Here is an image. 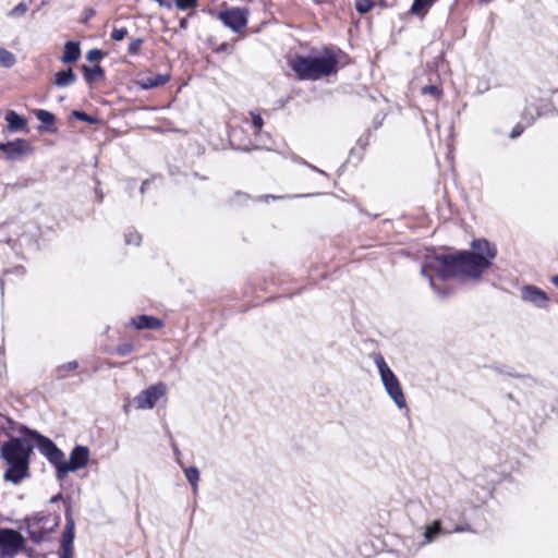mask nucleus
I'll return each instance as SVG.
<instances>
[{
	"mask_svg": "<svg viewBox=\"0 0 558 558\" xmlns=\"http://www.w3.org/2000/svg\"><path fill=\"white\" fill-rule=\"evenodd\" d=\"M472 251H461L456 254H429L422 264L421 274L427 278L432 289L439 293L435 278L448 280L450 278L477 279L492 266L497 255L495 244L485 239H476L471 243Z\"/></svg>",
	"mask_w": 558,
	"mask_h": 558,
	"instance_id": "obj_1",
	"label": "nucleus"
},
{
	"mask_svg": "<svg viewBox=\"0 0 558 558\" xmlns=\"http://www.w3.org/2000/svg\"><path fill=\"white\" fill-rule=\"evenodd\" d=\"M28 434L35 439L40 453L56 468L57 480L62 481L69 472H75L87 465L89 460V449L87 447L75 446L66 461L62 450L51 439L37 432L29 430Z\"/></svg>",
	"mask_w": 558,
	"mask_h": 558,
	"instance_id": "obj_2",
	"label": "nucleus"
},
{
	"mask_svg": "<svg viewBox=\"0 0 558 558\" xmlns=\"http://www.w3.org/2000/svg\"><path fill=\"white\" fill-rule=\"evenodd\" d=\"M34 445L20 437H11L0 447V457L7 462L8 469L3 474L7 482L20 484L31 476L29 456Z\"/></svg>",
	"mask_w": 558,
	"mask_h": 558,
	"instance_id": "obj_3",
	"label": "nucleus"
},
{
	"mask_svg": "<svg viewBox=\"0 0 558 558\" xmlns=\"http://www.w3.org/2000/svg\"><path fill=\"white\" fill-rule=\"evenodd\" d=\"M338 58L331 51H326L323 56H296L290 62L291 69L300 80H319L337 72Z\"/></svg>",
	"mask_w": 558,
	"mask_h": 558,
	"instance_id": "obj_4",
	"label": "nucleus"
},
{
	"mask_svg": "<svg viewBox=\"0 0 558 558\" xmlns=\"http://www.w3.org/2000/svg\"><path fill=\"white\" fill-rule=\"evenodd\" d=\"M373 362L377 367L380 381L385 388V391L399 410L408 409L407 399L402 389V386L389 367L384 356L380 353H374L372 355Z\"/></svg>",
	"mask_w": 558,
	"mask_h": 558,
	"instance_id": "obj_5",
	"label": "nucleus"
},
{
	"mask_svg": "<svg viewBox=\"0 0 558 558\" xmlns=\"http://www.w3.org/2000/svg\"><path fill=\"white\" fill-rule=\"evenodd\" d=\"M24 545L25 539L20 532L0 527V558H14Z\"/></svg>",
	"mask_w": 558,
	"mask_h": 558,
	"instance_id": "obj_6",
	"label": "nucleus"
},
{
	"mask_svg": "<svg viewBox=\"0 0 558 558\" xmlns=\"http://www.w3.org/2000/svg\"><path fill=\"white\" fill-rule=\"evenodd\" d=\"M248 15L250 11L247 8L238 7L220 11L217 17L226 27L230 28L234 33H239L243 27L246 26Z\"/></svg>",
	"mask_w": 558,
	"mask_h": 558,
	"instance_id": "obj_7",
	"label": "nucleus"
},
{
	"mask_svg": "<svg viewBox=\"0 0 558 558\" xmlns=\"http://www.w3.org/2000/svg\"><path fill=\"white\" fill-rule=\"evenodd\" d=\"M167 387L163 383H157L140 392L133 400L136 409H153L162 396H165Z\"/></svg>",
	"mask_w": 558,
	"mask_h": 558,
	"instance_id": "obj_8",
	"label": "nucleus"
},
{
	"mask_svg": "<svg viewBox=\"0 0 558 558\" xmlns=\"http://www.w3.org/2000/svg\"><path fill=\"white\" fill-rule=\"evenodd\" d=\"M48 521V517L40 515L27 519L26 529L29 534L31 539L34 543H40L46 539L48 534L53 530L54 526L58 525V522H54L52 526L46 527L45 523Z\"/></svg>",
	"mask_w": 558,
	"mask_h": 558,
	"instance_id": "obj_9",
	"label": "nucleus"
},
{
	"mask_svg": "<svg viewBox=\"0 0 558 558\" xmlns=\"http://www.w3.org/2000/svg\"><path fill=\"white\" fill-rule=\"evenodd\" d=\"M0 151L5 154L8 160H17L32 151V146L24 138H16L11 142L0 143Z\"/></svg>",
	"mask_w": 558,
	"mask_h": 558,
	"instance_id": "obj_10",
	"label": "nucleus"
},
{
	"mask_svg": "<svg viewBox=\"0 0 558 558\" xmlns=\"http://www.w3.org/2000/svg\"><path fill=\"white\" fill-rule=\"evenodd\" d=\"M170 81V75L168 73L163 74H151V73H142L137 76L135 84L138 88L143 90L156 88L162 85H166Z\"/></svg>",
	"mask_w": 558,
	"mask_h": 558,
	"instance_id": "obj_11",
	"label": "nucleus"
},
{
	"mask_svg": "<svg viewBox=\"0 0 558 558\" xmlns=\"http://www.w3.org/2000/svg\"><path fill=\"white\" fill-rule=\"evenodd\" d=\"M521 298L523 301L532 303L537 307H544L548 302L547 294L535 286L523 287L521 290Z\"/></svg>",
	"mask_w": 558,
	"mask_h": 558,
	"instance_id": "obj_12",
	"label": "nucleus"
},
{
	"mask_svg": "<svg viewBox=\"0 0 558 558\" xmlns=\"http://www.w3.org/2000/svg\"><path fill=\"white\" fill-rule=\"evenodd\" d=\"M130 326L134 327L137 330H156L163 327V322L154 316L140 315L131 319Z\"/></svg>",
	"mask_w": 558,
	"mask_h": 558,
	"instance_id": "obj_13",
	"label": "nucleus"
},
{
	"mask_svg": "<svg viewBox=\"0 0 558 558\" xmlns=\"http://www.w3.org/2000/svg\"><path fill=\"white\" fill-rule=\"evenodd\" d=\"M448 533H451V531H445L441 527L440 521L435 520L430 525H426L424 527V541L422 542L421 545L433 543L439 535Z\"/></svg>",
	"mask_w": 558,
	"mask_h": 558,
	"instance_id": "obj_14",
	"label": "nucleus"
},
{
	"mask_svg": "<svg viewBox=\"0 0 558 558\" xmlns=\"http://www.w3.org/2000/svg\"><path fill=\"white\" fill-rule=\"evenodd\" d=\"M547 106L544 101H539V104H531L525 107L522 117L529 123H533L538 117L545 114L547 112Z\"/></svg>",
	"mask_w": 558,
	"mask_h": 558,
	"instance_id": "obj_15",
	"label": "nucleus"
},
{
	"mask_svg": "<svg viewBox=\"0 0 558 558\" xmlns=\"http://www.w3.org/2000/svg\"><path fill=\"white\" fill-rule=\"evenodd\" d=\"M74 541V520L71 515H66L65 527L62 533L61 549H73Z\"/></svg>",
	"mask_w": 558,
	"mask_h": 558,
	"instance_id": "obj_16",
	"label": "nucleus"
},
{
	"mask_svg": "<svg viewBox=\"0 0 558 558\" xmlns=\"http://www.w3.org/2000/svg\"><path fill=\"white\" fill-rule=\"evenodd\" d=\"M80 56H81L80 44L75 43V41H68L64 45V52L61 58V61L66 64L74 63L77 61Z\"/></svg>",
	"mask_w": 558,
	"mask_h": 558,
	"instance_id": "obj_17",
	"label": "nucleus"
},
{
	"mask_svg": "<svg viewBox=\"0 0 558 558\" xmlns=\"http://www.w3.org/2000/svg\"><path fill=\"white\" fill-rule=\"evenodd\" d=\"M4 120L8 123V131L13 133L26 126V120L13 110L5 113Z\"/></svg>",
	"mask_w": 558,
	"mask_h": 558,
	"instance_id": "obj_18",
	"label": "nucleus"
},
{
	"mask_svg": "<svg viewBox=\"0 0 558 558\" xmlns=\"http://www.w3.org/2000/svg\"><path fill=\"white\" fill-rule=\"evenodd\" d=\"M76 81V75L72 69L62 70L54 75V85L62 88L72 85Z\"/></svg>",
	"mask_w": 558,
	"mask_h": 558,
	"instance_id": "obj_19",
	"label": "nucleus"
},
{
	"mask_svg": "<svg viewBox=\"0 0 558 558\" xmlns=\"http://www.w3.org/2000/svg\"><path fill=\"white\" fill-rule=\"evenodd\" d=\"M80 364L77 361H71L57 366L53 371V377L58 380L65 379L70 374L78 368Z\"/></svg>",
	"mask_w": 558,
	"mask_h": 558,
	"instance_id": "obj_20",
	"label": "nucleus"
},
{
	"mask_svg": "<svg viewBox=\"0 0 558 558\" xmlns=\"http://www.w3.org/2000/svg\"><path fill=\"white\" fill-rule=\"evenodd\" d=\"M13 425H14V422L11 418L0 414V447L2 446L3 442L7 441V440H4V438L10 439L11 437H13L11 435V433L14 429Z\"/></svg>",
	"mask_w": 558,
	"mask_h": 558,
	"instance_id": "obj_21",
	"label": "nucleus"
},
{
	"mask_svg": "<svg viewBox=\"0 0 558 558\" xmlns=\"http://www.w3.org/2000/svg\"><path fill=\"white\" fill-rule=\"evenodd\" d=\"M82 70L84 72V77H85L86 82L89 84L94 83L96 81H100L105 76V72L100 65H95V66L83 65Z\"/></svg>",
	"mask_w": 558,
	"mask_h": 558,
	"instance_id": "obj_22",
	"label": "nucleus"
},
{
	"mask_svg": "<svg viewBox=\"0 0 558 558\" xmlns=\"http://www.w3.org/2000/svg\"><path fill=\"white\" fill-rule=\"evenodd\" d=\"M184 474L186 481L190 483L194 494L197 493L198 489V481H199V471L196 466H189L184 469Z\"/></svg>",
	"mask_w": 558,
	"mask_h": 558,
	"instance_id": "obj_23",
	"label": "nucleus"
},
{
	"mask_svg": "<svg viewBox=\"0 0 558 558\" xmlns=\"http://www.w3.org/2000/svg\"><path fill=\"white\" fill-rule=\"evenodd\" d=\"M15 62V56L11 51L0 47V65L9 69L12 68Z\"/></svg>",
	"mask_w": 558,
	"mask_h": 558,
	"instance_id": "obj_24",
	"label": "nucleus"
},
{
	"mask_svg": "<svg viewBox=\"0 0 558 558\" xmlns=\"http://www.w3.org/2000/svg\"><path fill=\"white\" fill-rule=\"evenodd\" d=\"M35 116L41 123L46 124L47 126L53 125L56 121L54 114L44 109H37L35 111Z\"/></svg>",
	"mask_w": 558,
	"mask_h": 558,
	"instance_id": "obj_25",
	"label": "nucleus"
},
{
	"mask_svg": "<svg viewBox=\"0 0 558 558\" xmlns=\"http://www.w3.org/2000/svg\"><path fill=\"white\" fill-rule=\"evenodd\" d=\"M436 0H414L411 7V13L420 14L423 10L428 9Z\"/></svg>",
	"mask_w": 558,
	"mask_h": 558,
	"instance_id": "obj_26",
	"label": "nucleus"
},
{
	"mask_svg": "<svg viewBox=\"0 0 558 558\" xmlns=\"http://www.w3.org/2000/svg\"><path fill=\"white\" fill-rule=\"evenodd\" d=\"M72 116L80 121L86 122L88 124H96L98 122V118L94 116H89L84 111L74 110Z\"/></svg>",
	"mask_w": 558,
	"mask_h": 558,
	"instance_id": "obj_27",
	"label": "nucleus"
},
{
	"mask_svg": "<svg viewBox=\"0 0 558 558\" xmlns=\"http://www.w3.org/2000/svg\"><path fill=\"white\" fill-rule=\"evenodd\" d=\"M173 2L179 10H189L194 9L198 0H173Z\"/></svg>",
	"mask_w": 558,
	"mask_h": 558,
	"instance_id": "obj_28",
	"label": "nucleus"
},
{
	"mask_svg": "<svg viewBox=\"0 0 558 558\" xmlns=\"http://www.w3.org/2000/svg\"><path fill=\"white\" fill-rule=\"evenodd\" d=\"M374 3L372 0H356V10L361 14H365L373 8Z\"/></svg>",
	"mask_w": 558,
	"mask_h": 558,
	"instance_id": "obj_29",
	"label": "nucleus"
},
{
	"mask_svg": "<svg viewBox=\"0 0 558 558\" xmlns=\"http://www.w3.org/2000/svg\"><path fill=\"white\" fill-rule=\"evenodd\" d=\"M128 36V29L125 27H113L111 32V39L114 41H121Z\"/></svg>",
	"mask_w": 558,
	"mask_h": 558,
	"instance_id": "obj_30",
	"label": "nucleus"
},
{
	"mask_svg": "<svg viewBox=\"0 0 558 558\" xmlns=\"http://www.w3.org/2000/svg\"><path fill=\"white\" fill-rule=\"evenodd\" d=\"M125 243L126 244H133V245H140L141 243V235L137 231H129L125 233Z\"/></svg>",
	"mask_w": 558,
	"mask_h": 558,
	"instance_id": "obj_31",
	"label": "nucleus"
},
{
	"mask_svg": "<svg viewBox=\"0 0 558 558\" xmlns=\"http://www.w3.org/2000/svg\"><path fill=\"white\" fill-rule=\"evenodd\" d=\"M143 45L142 38L133 39L128 47V52L132 56L137 54L140 52L141 46Z\"/></svg>",
	"mask_w": 558,
	"mask_h": 558,
	"instance_id": "obj_32",
	"label": "nucleus"
},
{
	"mask_svg": "<svg viewBox=\"0 0 558 558\" xmlns=\"http://www.w3.org/2000/svg\"><path fill=\"white\" fill-rule=\"evenodd\" d=\"M134 349V345L132 343L125 342L121 343L117 347V353L121 356H125L130 354Z\"/></svg>",
	"mask_w": 558,
	"mask_h": 558,
	"instance_id": "obj_33",
	"label": "nucleus"
},
{
	"mask_svg": "<svg viewBox=\"0 0 558 558\" xmlns=\"http://www.w3.org/2000/svg\"><path fill=\"white\" fill-rule=\"evenodd\" d=\"M27 11V5L24 2H20L15 5L9 13L10 16H21L24 15Z\"/></svg>",
	"mask_w": 558,
	"mask_h": 558,
	"instance_id": "obj_34",
	"label": "nucleus"
},
{
	"mask_svg": "<svg viewBox=\"0 0 558 558\" xmlns=\"http://www.w3.org/2000/svg\"><path fill=\"white\" fill-rule=\"evenodd\" d=\"M104 57V53L101 50L99 49H92L87 52L86 54V59L89 61V62H95V61H99L101 58Z\"/></svg>",
	"mask_w": 558,
	"mask_h": 558,
	"instance_id": "obj_35",
	"label": "nucleus"
},
{
	"mask_svg": "<svg viewBox=\"0 0 558 558\" xmlns=\"http://www.w3.org/2000/svg\"><path fill=\"white\" fill-rule=\"evenodd\" d=\"M252 116V125L256 130V132H259L263 128L264 121L262 117L258 113L251 112Z\"/></svg>",
	"mask_w": 558,
	"mask_h": 558,
	"instance_id": "obj_36",
	"label": "nucleus"
},
{
	"mask_svg": "<svg viewBox=\"0 0 558 558\" xmlns=\"http://www.w3.org/2000/svg\"><path fill=\"white\" fill-rule=\"evenodd\" d=\"M422 94L432 95L434 97H438L440 94L439 88L436 85H426L422 88Z\"/></svg>",
	"mask_w": 558,
	"mask_h": 558,
	"instance_id": "obj_37",
	"label": "nucleus"
},
{
	"mask_svg": "<svg viewBox=\"0 0 558 558\" xmlns=\"http://www.w3.org/2000/svg\"><path fill=\"white\" fill-rule=\"evenodd\" d=\"M549 101H550L553 109L558 112V90H555L551 93Z\"/></svg>",
	"mask_w": 558,
	"mask_h": 558,
	"instance_id": "obj_38",
	"label": "nucleus"
},
{
	"mask_svg": "<svg viewBox=\"0 0 558 558\" xmlns=\"http://www.w3.org/2000/svg\"><path fill=\"white\" fill-rule=\"evenodd\" d=\"M522 133H523V126H521L520 124H517V125L512 129V131H511V133H510V137H511V138H517V137H519Z\"/></svg>",
	"mask_w": 558,
	"mask_h": 558,
	"instance_id": "obj_39",
	"label": "nucleus"
},
{
	"mask_svg": "<svg viewBox=\"0 0 558 558\" xmlns=\"http://www.w3.org/2000/svg\"><path fill=\"white\" fill-rule=\"evenodd\" d=\"M299 162H301V163H303V165L307 166V167H308L311 170H313V171H316V172H318V173H320V174H323V175H326L325 171H323V170L318 169L317 167H315V166H313V165H311V163H307V162H306L305 160H303V159H300V160H299Z\"/></svg>",
	"mask_w": 558,
	"mask_h": 558,
	"instance_id": "obj_40",
	"label": "nucleus"
},
{
	"mask_svg": "<svg viewBox=\"0 0 558 558\" xmlns=\"http://www.w3.org/2000/svg\"><path fill=\"white\" fill-rule=\"evenodd\" d=\"M60 558H73V549H61Z\"/></svg>",
	"mask_w": 558,
	"mask_h": 558,
	"instance_id": "obj_41",
	"label": "nucleus"
},
{
	"mask_svg": "<svg viewBox=\"0 0 558 558\" xmlns=\"http://www.w3.org/2000/svg\"><path fill=\"white\" fill-rule=\"evenodd\" d=\"M95 195H96V201L98 203L102 202L104 195H102V192H101V190L99 187L95 189Z\"/></svg>",
	"mask_w": 558,
	"mask_h": 558,
	"instance_id": "obj_42",
	"label": "nucleus"
},
{
	"mask_svg": "<svg viewBox=\"0 0 558 558\" xmlns=\"http://www.w3.org/2000/svg\"><path fill=\"white\" fill-rule=\"evenodd\" d=\"M187 25H189V21H187V19H186V17H183V19H181V20H180V22H179V27H180L181 29H186V28H187Z\"/></svg>",
	"mask_w": 558,
	"mask_h": 558,
	"instance_id": "obj_43",
	"label": "nucleus"
},
{
	"mask_svg": "<svg viewBox=\"0 0 558 558\" xmlns=\"http://www.w3.org/2000/svg\"><path fill=\"white\" fill-rule=\"evenodd\" d=\"M357 143H359L360 145H363V146H364V145H366V144H367V138H365V140H364L363 137H361V138H359Z\"/></svg>",
	"mask_w": 558,
	"mask_h": 558,
	"instance_id": "obj_44",
	"label": "nucleus"
},
{
	"mask_svg": "<svg viewBox=\"0 0 558 558\" xmlns=\"http://www.w3.org/2000/svg\"><path fill=\"white\" fill-rule=\"evenodd\" d=\"M551 282H553V284H555V286H557V287H558V275H556V276H554V277L551 278Z\"/></svg>",
	"mask_w": 558,
	"mask_h": 558,
	"instance_id": "obj_45",
	"label": "nucleus"
},
{
	"mask_svg": "<svg viewBox=\"0 0 558 558\" xmlns=\"http://www.w3.org/2000/svg\"><path fill=\"white\" fill-rule=\"evenodd\" d=\"M147 184H148V182H147V181H144V182L142 183V186H141V193H144V191L146 190V185H147Z\"/></svg>",
	"mask_w": 558,
	"mask_h": 558,
	"instance_id": "obj_46",
	"label": "nucleus"
},
{
	"mask_svg": "<svg viewBox=\"0 0 558 558\" xmlns=\"http://www.w3.org/2000/svg\"><path fill=\"white\" fill-rule=\"evenodd\" d=\"M60 498H61V495H57V496H54V497H52V498H51L50 502H56V501H58V499H60Z\"/></svg>",
	"mask_w": 558,
	"mask_h": 558,
	"instance_id": "obj_47",
	"label": "nucleus"
},
{
	"mask_svg": "<svg viewBox=\"0 0 558 558\" xmlns=\"http://www.w3.org/2000/svg\"><path fill=\"white\" fill-rule=\"evenodd\" d=\"M461 531H464V529H463V527H460V526H457V527L454 529V532H461Z\"/></svg>",
	"mask_w": 558,
	"mask_h": 558,
	"instance_id": "obj_48",
	"label": "nucleus"
},
{
	"mask_svg": "<svg viewBox=\"0 0 558 558\" xmlns=\"http://www.w3.org/2000/svg\"><path fill=\"white\" fill-rule=\"evenodd\" d=\"M481 4H486L488 3L490 0H478Z\"/></svg>",
	"mask_w": 558,
	"mask_h": 558,
	"instance_id": "obj_49",
	"label": "nucleus"
},
{
	"mask_svg": "<svg viewBox=\"0 0 558 558\" xmlns=\"http://www.w3.org/2000/svg\"><path fill=\"white\" fill-rule=\"evenodd\" d=\"M226 47H227V45H226V44H222V45L219 47V50H225V49H226Z\"/></svg>",
	"mask_w": 558,
	"mask_h": 558,
	"instance_id": "obj_50",
	"label": "nucleus"
},
{
	"mask_svg": "<svg viewBox=\"0 0 558 558\" xmlns=\"http://www.w3.org/2000/svg\"><path fill=\"white\" fill-rule=\"evenodd\" d=\"M174 452H175L177 456L180 454V451H179V449L177 447H174Z\"/></svg>",
	"mask_w": 558,
	"mask_h": 558,
	"instance_id": "obj_51",
	"label": "nucleus"
}]
</instances>
